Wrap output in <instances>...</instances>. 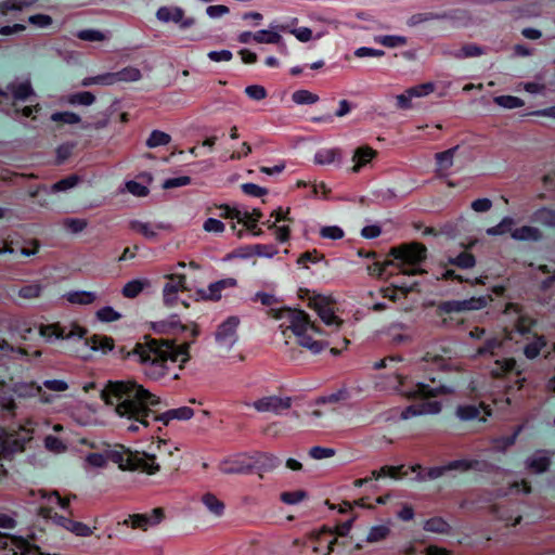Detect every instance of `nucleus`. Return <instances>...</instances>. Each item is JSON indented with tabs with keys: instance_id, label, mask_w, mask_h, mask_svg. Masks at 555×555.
<instances>
[{
	"instance_id": "1",
	"label": "nucleus",
	"mask_w": 555,
	"mask_h": 555,
	"mask_svg": "<svg viewBox=\"0 0 555 555\" xmlns=\"http://www.w3.org/2000/svg\"><path fill=\"white\" fill-rule=\"evenodd\" d=\"M106 404H114L120 416L134 420L147 427L149 417L153 413L152 406L158 404V398L133 382H109L101 392Z\"/></svg>"
},
{
	"instance_id": "2",
	"label": "nucleus",
	"mask_w": 555,
	"mask_h": 555,
	"mask_svg": "<svg viewBox=\"0 0 555 555\" xmlns=\"http://www.w3.org/2000/svg\"><path fill=\"white\" fill-rule=\"evenodd\" d=\"M188 348L186 344L175 346L169 340L150 338L144 344H138L134 352L142 362L151 361L152 364L163 367H167L168 362H171L182 367L183 363L189 360Z\"/></svg>"
},
{
	"instance_id": "3",
	"label": "nucleus",
	"mask_w": 555,
	"mask_h": 555,
	"mask_svg": "<svg viewBox=\"0 0 555 555\" xmlns=\"http://www.w3.org/2000/svg\"><path fill=\"white\" fill-rule=\"evenodd\" d=\"M389 255L393 257L395 267L403 274H415V267L426 258V247L422 243L413 242L392 247Z\"/></svg>"
},
{
	"instance_id": "4",
	"label": "nucleus",
	"mask_w": 555,
	"mask_h": 555,
	"mask_svg": "<svg viewBox=\"0 0 555 555\" xmlns=\"http://www.w3.org/2000/svg\"><path fill=\"white\" fill-rule=\"evenodd\" d=\"M107 459L118 464L121 469H139L147 474H154L159 469L154 455H147L139 452L133 453L130 450L122 449L120 451H109L107 453Z\"/></svg>"
},
{
	"instance_id": "5",
	"label": "nucleus",
	"mask_w": 555,
	"mask_h": 555,
	"mask_svg": "<svg viewBox=\"0 0 555 555\" xmlns=\"http://www.w3.org/2000/svg\"><path fill=\"white\" fill-rule=\"evenodd\" d=\"M275 317L282 320L281 326L291 328L297 336L308 332H315L314 325L309 322V317L301 310L281 309Z\"/></svg>"
},
{
	"instance_id": "6",
	"label": "nucleus",
	"mask_w": 555,
	"mask_h": 555,
	"mask_svg": "<svg viewBox=\"0 0 555 555\" xmlns=\"http://www.w3.org/2000/svg\"><path fill=\"white\" fill-rule=\"evenodd\" d=\"M438 393H451V391L447 390L444 387L430 389L428 386L417 385L414 396L421 397L424 401L414 406V413H438L441 409L440 402L429 400L430 398L437 397Z\"/></svg>"
},
{
	"instance_id": "7",
	"label": "nucleus",
	"mask_w": 555,
	"mask_h": 555,
	"mask_svg": "<svg viewBox=\"0 0 555 555\" xmlns=\"http://www.w3.org/2000/svg\"><path fill=\"white\" fill-rule=\"evenodd\" d=\"M456 415L463 421L479 417L481 422H486L487 417L492 415V409L485 402H480L479 405L464 404L457 406Z\"/></svg>"
},
{
	"instance_id": "8",
	"label": "nucleus",
	"mask_w": 555,
	"mask_h": 555,
	"mask_svg": "<svg viewBox=\"0 0 555 555\" xmlns=\"http://www.w3.org/2000/svg\"><path fill=\"white\" fill-rule=\"evenodd\" d=\"M234 285L235 282L233 280H222L211 284L207 289L198 291V294L205 300L218 301L222 298V293Z\"/></svg>"
},
{
	"instance_id": "9",
	"label": "nucleus",
	"mask_w": 555,
	"mask_h": 555,
	"mask_svg": "<svg viewBox=\"0 0 555 555\" xmlns=\"http://www.w3.org/2000/svg\"><path fill=\"white\" fill-rule=\"evenodd\" d=\"M185 276L181 274H171L168 276V283L165 287V300L167 304H173L177 300V294L179 292H184L186 288L184 286Z\"/></svg>"
},
{
	"instance_id": "10",
	"label": "nucleus",
	"mask_w": 555,
	"mask_h": 555,
	"mask_svg": "<svg viewBox=\"0 0 555 555\" xmlns=\"http://www.w3.org/2000/svg\"><path fill=\"white\" fill-rule=\"evenodd\" d=\"M547 346V339L544 335H534L533 339L524 347V354L527 359L533 360L540 356L541 351Z\"/></svg>"
},
{
	"instance_id": "11",
	"label": "nucleus",
	"mask_w": 555,
	"mask_h": 555,
	"mask_svg": "<svg viewBox=\"0 0 555 555\" xmlns=\"http://www.w3.org/2000/svg\"><path fill=\"white\" fill-rule=\"evenodd\" d=\"M517 362L514 358H503L494 361V365L490 371L493 378H503L516 369Z\"/></svg>"
},
{
	"instance_id": "12",
	"label": "nucleus",
	"mask_w": 555,
	"mask_h": 555,
	"mask_svg": "<svg viewBox=\"0 0 555 555\" xmlns=\"http://www.w3.org/2000/svg\"><path fill=\"white\" fill-rule=\"evenodd\" d=\"M377 155V152L369 145L360 146L356 150L353 155L354 166L352 170L354 172L366 164L371 163Z\"/></svg>"
},
{
	"instance_id": "13",
	"label": "nucleus",
	"mask_w": 555,
	"mask_h": 555,
	"mask_svg": "<svg viewBox=\"0 0 555 555\" xmlns=\"http://www.w3.org/2000/svg\"><path fill=\"white\" fill-rule=\"evenodd\" d=\"M140 70L133 67H127L117 73H107L108 85L120 81H135L140 79Z\"/></svg>"
},
{
	"instance_id": "14",
	"label": "nucleus",
	"mask_w": 555,
	"mask_h": 555,
	"mask_svg": "<svg viewBox=\"0 0 555 555\" xmlns=\"http://www.w3.org/2000/svg\"><path fill=\"white\" fill-rule=\"evenodd\" d=\"M511 235L513 238L521 241H538L542 237L540 230L530 225L514 229Z\"/></svg>"
},
{
	"instance_id": "15",
	"label": "nucleus",
	"mask_w": 555,
	"mask_h": 555,
	"mask_svg": "<svg viewBox=\"0 0 555 555\" xmlns=\"http://www.w3.org/2000/svg\"><path fill=\"white\" fill-rule=\"evenodd\" d=\"M424 529L433 533L446 534L450 532L451 527L442 517H433L425 522Z\"/></svg>"
},
{
	"instance_id": "16",
	"label": "nucleus",
	"mask_w": 555,
	"mask_h": 555,
	"mask_svg": "<svg viewBox=\"0 0 555 555\" xmlns=\"http://www.w3.org/2000/svg\"><path fill=\"white\" fill-rule=\"evenodd\" d=\"M255 408L259 411L276 410L279 408L289 405V399L285 402L280 398H263L255 402Z\"/></svg>"
},
{
	"instance_id": "17",
	"label": "nucleus",
	"mask_w": 555,
	"mask_h": 555,
	"mask_svg": "<svg viewBox=\"0 0 555 555\" xmlns=\"http://www.w3.org/2000/svg\"><path fill=\"white\" fill-rule=\"evenodd\" d=\"M455 150L456 147H453L448 151L436 154V159L438 160L439 164L437 172L440 177L444 176V171L452 166Z\"/></svg>"
},
{
	"instance_id": "18",
	"label": "nucleus",
	"mask_w": 555,
	"mask_h": 555,
	"mask_svg": "<svg viewBox=\"0 0 555 555\" xmlns=\"http://www.w3.org/2000/svg\"><path fill=\"white\" fill-rule=\"evenodd\" d=\"M149 285L146 280H133L127 283L122 289V295L127 298L137 297Z\"/></svg>"
},
{
	"instance_id": "19",
	"label": "nucleus",
	"mask_w": 555,
	"mask_h": 555,
	"mask_svg": "<svg viewBox=\"0 0 555 555\" xmlns=\"http://www.w3.org/2000/svg\"><path fill=\"white\" fill-rule=\"evenodd\" d=\"M29 547L30 545L26 540L11 535L8 551L11 552L12 555H26Z\"/></svg>"
},
{
	"instance_id": "20",
	"label": "nucleus",
	"mask_w": 555,
	"mask_h": 555,
	"mask_svg": "<svg viewBox=\"0 0 555 555\" xmlns=\"http://www.w3.org/2000/svg\"><path fill=\"white\" fill-rule=\"evenodd\" d=\"M317 308L319 315L326 324L339 325L341 323V320L335 314L333 308L330 305L317 304Z\"/></svg>"
},
{
	"instance_id": "21",
	"label": "nucleus",
	"mask_w": 555,
	"mask_h": 555,
	"mask_svg": "<svg viewBox=\"0 0 555 555\" xmlns=\"http://www.w3.org/2000/svg\"><path fill=\"white\" fill-rule=\"evenodd\" d=\"M537 324V320L527 314H521L516 320L514 326L515 330L521 334L527 335L531 332L532 327Z\"/></svg>"
},
{
	"instance_id": "22",
	"label": "nucleus",
	"mask_w": 555,
	"mask_h": 555,
	"mask_svg": "<svg viewBox=\"0 0 555 555\" xmlns=\"http://www.w3.org/2000/svg\"><path fill=\"white\" fill-rule=\"evenodd\" d=\"M517 433L512 436H504L491 439V449L498 452H504L515 443Z\"/></svg>"
},
{
	"instance_id": "23",
	"label": "nucleus",
	"mask_w": 555,
	"mask_h": 555,
	"mask_svg": "<svg viewBox=\"0 0 555 555\" xmlns=\"http://www.w3.org/2000/svg\"><path fill=\"white\" fill-rule=\"evenodd\" d=\"M479 466V462L477 460H456L452 461L447 465L448 470H462L467 472L470 469H476Z\"/></svg>"
},
{
	"instance_id": "24",
	"label": "nucleus",
	"mask_w": 555,
	"mask_h": 555,
	"mask_svg": "<svg viewBox=\"0 0 555 555\" xmlns=\"http://www.w3.org/2000/svg\"><path fill=\"white\" fill-rule=\"evenodd\" d=\"M204 504L215 514L220 515L224 509L223 502L217 498L214 493H205L203 495Z\"/></svg>"
},
{
	"instance_id": "25",
	"label": "nucleus",
	"mask_w": 555,
	"mask_h": 555,
	"mask_svg": "<svg viewBox=\"0 0 555 555\" xmlns=\"http://www.w3.org/2000/svg\"><path fill=\"white\" fill-rule=\"evenodd\" d=\"M128 524H130L132 529L145 530L149 525H152V520L146 515L134 514V515L129 516V518L124 521V525H128Z\"/></svg>"
},
{
	"instance_id": "26",
	"label": "nucleus",
	"mask_w": 555,
	"mask_h": 555,
	"mask_svg": "<svg viewBox=\"0 0 555 555\" xmlns=\"http://www.w3.org/2000/svg\"><path fill=\"white\" fill-rule=\"evenodd\" d=\"M39 333L42 336L46 337H52L55 336L57 338H64L65 337V330L60 325V323H53L48 325H40Z\"/></svg>"
},
{
	"instance_id": "27",
	"label": "nucleus",
	"mask_w": 555,
	"mask_h": 555,
	"mask_svg": "<svg viewBox=\"0 0 555 555\" xmlns=\"http://www.w3.org/2000/svg\"><path fill=\"white\" fill-rule=\"evenodd\" d=\"M293 100L297 104H314L319 101V95L309 90H298L293 94Z\"/></svg>"
},
{
	"instance_id": "28",
	"label": "nucleus",
	"mask_w": 555,
	"mask_h": 555,
	"mask_svg": "<svg viewBox=\"0 0 555 555\" xmlns=\"http://www.w3.org/2000/svg\"><path fill=\"white\" fill-rule=\"evenodd\" d=\"M67 300L72 304L89 305L95 300V296L92 293L75 292L67 296Z\"/></svg>"
},
{
	"instance_id": "29",
	"label": "nucleus",
	"mask_w": 555,
	"mask_h": 555,
	"mask_svg": "<svg viewBox=\"0 0 555 555\" xmlns=\"http://www.w3.org/2000/svg\"><path fill=\"white\" fill-rule=\"evenodd\" d=\"M550 459L547 456H539L529 461V468L534 474L544 473L550 466Z\"/></svg>"
},
{
	"instance_id": "30",
	"label": "nucleus",
	"mask_w": 555,
	"mask_h": 555,
	"mask_svg": "<svg viewBox=\"0 0 555 555\" xmlns=\"http://www.w3.org/2000/svg\"><path fill=\"white\" fill-rule=\"evenodd\" d=\"M170 142V135L163 132L155 130L152 132L151 137L147 140V145L150 147H156L159 145H167Z\"/></svg>"
},
{
	"instance_id": "31",
	"label": "nucleus",
	"mask_w": 555,
	"mask_h": 555,
	"mask_svg": "<svg viewBox=\"0 0 555 555\" xmlns=\"http://www.w3.org/2000/svg\"><path fill=\"white\" fill-rule=\"evenodd\" d=\"M300 337V344L304 347H307L313 352H319L324 348V345L321 340L314 339L309 332L305 335H298Z\"/></svg>"
},
{
	"instance_id": "32",
	"label": "nucleus",
	"mask_w": 555,
	"mask_h": 555,
	"mask_svg": "<svg viewBox=\"0 0 555 555\" xmlns=\"http://www.w3.org/2000/svg\"><path fill=\"white\" fill-rule=\"evenodd\" d=\"M12 94L15 99L24 100L33 94V89L29 82H23L17 86L11 87Z\"/></svg>"
},
{
	"instance_id": "33",
	"label": "nucleus",
	"mask_w": 555,
	"mask_h": 555,
	"mask_svg": "<svg viewBox=\"0 0 555 555\" xmlns=\"http://www.w3.org/2000/svg\"><path fill=\"white\" fill-rule=\"evenodd\" d=\"M282 37L274 31H259L254 36V40L259 43H280Z\"/></svg>"
},
{
	"instance_id": "34",
	"label": "nucleus",
	"mask_w": 555,
	"mask_h": 555,
	"mask_svg": "<svg viewBox=\"0 0 555 555\" xmlns=\"http://www.w3.org/2000/svg\"><path fill=\"white\" fill-rule=\"evenodd\" d=\"M80 178L77 175H72L65 179L60 180L59 182L52 185V191L60 192L65 191L75 186L79 182Z\"/></svg>"
},
{
	"instance_id": "35",
	"label": "nucleus",
	"mask_w": 555,
	"mask_h": 555,
	"mask_svg": "<svg viewBox=\"0 0 555 555\" xmlns=\"http://www.w3.org/2000/svg\"><path fill=\"white\" fill-rule=\"evenodd\" d=\"M494 101L500 106H503L506 108L521 107L524 105L522 100H520L516 96H511V95L496 96L494 99Z\"/></svg>"
},
{
	"instance_id": "36",
	"label": "nucleus",
	"mask_w": 555,
	"mask_h": 555,
	"mask_svg": "<svg viewBox=\"0 0 555 555\" xmlns=\"http://www.w3.org/2000/svg\"><path fill=\"white\" fill-rule=\"evenodd\" d=\"M67 528L78 537H89L93 533L91 527L79 521H69Z\"/></svg>"
},
{
	"instance_id": "37",
	"label": "nucleus",
	"mask_w": 555,
	"mask_h": 555,
	"mask_svg": "<svg viewBox=\"0 0 555 555\" xmlns=\"http://www.w3.org/2000/svg\"><path fill=\"white\" fill-rule=\"evenodd\" d=\"M91 346L93 349H108L114 348V340L111 337L94 335L91 338Z\"/></svg>"
},
{
	"instance_id": "38",
	"label": "nucleus",
	"mask_w": 555,
	"mask_h": 555,
	"mask_svg": "<svg viewBox=\"0 0 555 555\" xmlns=\"http://www.w3.org/2000/svg\"><path fill=\"white\" fill-rule=\"evenodd\" d=\"M182 15L183 13L179 9L172 11L168 8H162L157 12L158 18L165 22H168L170 20L180 21L182 18Z\"/></svg>"
},
{
	"instance_id": "39",
	"label": "nucleus",
	"mask_w": 555,
	"mask_h": 555,
	"mask_svg": "<svg viewBox=\"0 0 555 555\" xmlns=\"http://www.w3.org/2000/svg\"><path fill=\"white\" fill-rule=\"evenodd\" d=\"M434 90H435V85L433 82H426V83H422L420 86L410 88L408 90V93L412 98L413 96L420 98V96H424V95L431 93Z\"/></svg>"
},
{
	"instance_id": "40",
	"label": "nucleus",
	"mask_w": 555,
	"mask_h": 555,
	"mask_svg": "<svg viewBox=\"0 0 555 555\" xmlns=\"http://www.w3.org/2000/svg\"><path fill=\"white\" fill-rule=\"evenodd\" d=\"M483 53V50L481 47L476 44H465L461 48L460 52L457 53L459 57H477L480 56Z\"/></svg>"
},
{
	"instance_id": "41",
	"label": "nucleus",
	"mask_w": 555,
	"mask_h": 555,
	"mask_svg": "<svg viewBox=\"0 0 555 555\" xmlns=\"http://www.w3.org/2000/svg\"><path fill=\"white\" fill-rule=\"evenodd\" d=\"M501 346V343L495 338L486 339L485 344L477 349V354L486 356L493 354L494 350Z\"/></svg>"
},
{
	"instance_id": "42",
	"label": "nucleus",
	"mask_w": 555,
	"mask_h": 555,
	"mask_svg": "<svg viewBox=\"0 0 555 555\" xmlns=\"http://www.w3.org/2000/svg\"><path fill=\"white\" fill-rule=\"evenodd\" d=\"M452 262L461 268L467 269L474 267L476 260L473 254L465 251L460 254Z\"/></svg>"
},
{
	"instance_id": "43",
	"label": "nucleus",
	"mask_w": 555,
	"mask_h": 555,
	"mask_svg": "<svg viewBox=\"0 0 555 555\" xmlns=\"http://www.w3.org/2000/svg\"><path fill=\"white\" fill-rule=\"evenodd\" d=\"M261 212L257 209H254L253 212H245L244 216L242 217V223H244V225L247 228V229H255L257 227V222L259 221V219L261 218Z\"/></svg>"
},
{
	"instance_id": "44",
	"label": "nucleus",
	"mask_w": 555,
	"mask_h": 555,
	"mask_svg": "<svg viewBox=\"0 0 555 555\" xmlns=\"http://www.w3.org/2000/svg\"><path fill=\"white\" fill-rule=\"evenodd\" d=\"M389 532H390V530L386 526L375 527L371 530V532L367 537V541L369 542H377V541L384 540L387 538Z\"/></svg>"
},
{
	"instance_id": "45",
	"label": "nucleus",
	"mask_w": 555,
	"mask_h": 555,
	"mask_svg": "<svg viewBox=\"0 0 555 555\" xmlns=\"http://www.w3.org/2000/svg\"><path fill=\"white\" fill-rule=\"evenodd\" d=\"M513 225H514V221L513 219L511 218H505L501 223H499L498 225L491 228L488 230V233L489 234H492V235H495V234H503L505 232H511L513 231Z\"/></svg>"
},
{
	"instance_id": "46",
	"label": "nucleus",
	"mask_w": 555,
	"mask_h": 555,
	"mask_svg": "<svg viewBox=\"0 0 555 555\" xmlns=\"http://www.w3.org/2000/svg\"><path fill=\"white\" fill-rule=\"evenodd\" d=\"M389 266H395V260L375 261L372 266H369L370 274L379 278Z\"/></svg>"
},
{
	"instance_id": "47",
	"label": "nucleus",
	"mask_w": 555,
	"mask_h": 555,
	"mask_svg": "<svg viewBox=\"0 0 555 555\" xmlns=\"http://www.w3.org/2000/svg\"><path fill=\"white\" fill-rule=\"evenodd\" d=\"M30 4V2H22L16 0H7L0 4V12L5 15L11 10H23L26 5Z\"/></svg>"
},
{
	"instance_id": "48",
	"label": "nucleus",
	"mask_w": 555,
	"mask_h": 555,
	"mask_svg": "<svg viewBox=\"0 0 555 555\" xmlns=\"http://www.w3.org/2000/svg\"><path fill=\"white\" fill-rule=\"evenodd\" d=\"M63 224L73 233H78L87 227L88 222L86 219L67 218L63 221Z\"/></svg>"
},
{
	"instance_id": "49",
	"label": "nucleus",
	"mask_w": 555,
	"mask_h": 555,
	"mask_svg": "<svg viewBox=\"0 0 555 555\" xmlns=\"http://www.w3.org/2000/svg\"><path fill=\"white\" fill-rule=\"evenodd\" d=\"M94 95L89 92V91H85V92H80V93H76L74 95L70 96L69 99V102L73 103V104H82V105H90L94 102Z\"/></svg>"
},
{
	"instance_id": "50",
	"label": "nucleus",
	"mask_w": 555,
	"mask_h": 555,
	"mask_svg": "<svg viewBox=\"0 0 555 555\" xmlns=\"http://www.w3.org/2000/svg\"><path fill=\"white\" fill-rule=\"evenodd\" d=\"M96 317L104 322L118 320L120 314L111 307H104L96 312Z\"/></svg>"
},
{
	"instance_id": "51",
	"label": "nucleus",
	"mask_w": 555,
	"mask_h": 555,
	"mask_svg": "<svg viewBox=\"0 0 555 555\" xmlns=\"http://www.w3.org/2000/svg\"><path fill=\"white\" fill-rule=\"evenodd\" d=\"M310 455L315 460L328 459L335 455L333 448L314 447L310 450Z\"/></svg>"
},
{
	"instance_id": "52",
	"label": "nucleus",
	"mask_w": 555,
	"mask_h": 555,
	"mask_svg": "<svg viewBox=\"0 0 555 555\" xmlns=\"http://www.w3.org/2000/svg\"><path fill=\"white\" fill-rule=\"evenodd\" d=\"M52 119L54 121L66 122V124H77L80 121L79 116H77L74 113H68V112L55 113L52 115Z\"/></svg>"
},
{
	"instance_id": "53",
	"label": "nucleus",
	"mask_w": 555,
	"mask_h": 555,
	"mask_svg": "<svg viewBox=\"0 0 555 555\" xmlns=\"http://www.w3.org/2000/svg\"><path fill=\"white\" fill-rule=\"evenodd\" d=\"M403 466H384L379 472L374 470L372 474L374 477L378 478L383 475H388L392 478H397L401 475V469Z\"/></svg>"
},
{
	"instance_id": "54",
	"label": "nucleus",
	"mask_w": 555,
	"mask_h": 555,
	"mask_svg": "<svg viewBox=\"0 0 555 555\" xmlns=\"http://www.w3.org/2000/svg\"><path fill=\"white\" fill-rule=\"evenodd\" d=\"M127 190L135 196H146L149 194V189L135 181H128L126 183Z\"/></svg>"
},
{
	"instance_id": "55",
	"label": "nucleus",
	"mask_w": 555,
	"mask_h": 555,
	"mask_svg": "<svg viewBox=\"0 0 555 555\" xmlns=\"http://www.w3.org/2000/svg\"><path fill=\"white\" fill-rule=\"evenodd\" d=\"M488 299H490V297H473L468 300L463 301L460 305L465 309H479L487 305Z\"/></svg>"
},
{
	"instance_id": "56",
	"label": "nucleus",
	"mask_w": 555,
	"mask_h": 555,
	"mask_svg": "<svg viewBox=\"0 0 555 555\" xmlns=\"http://www.w3.org/2000/svg\"><path fill=\"white\" fill-rule=\"evenodd\" d=\"M78 38L86 41H103L105 35L98 30H82L78 34Z\"/></svg>"
},
{
	"instance_id": "57",
	"label": "nucleus",
	"mask_w": 555,
	"mask_h": 555,
	"mask_svg": "<svg viewBox=\"0 0 555 555\" xmlns=\"http://www.w3.org/2000/svg\"><path fill=\"white\" fill-rule=\"evenodd\" d=\"M535 219L548 225L555 224V214L546 208L540 209L535 214Z\"/></svg>"
},
{
	"instance_id": "58",
	"label": "nucleus",
	"mask_w": 555,
	"mask_h": 555,
	"mask_svg": "<svg viewBox=\"0 0 555 555\" xmlns=\"http://www.w3.org/2000/svg\"><path fill=\"white\" fill-rule=\"evenodd\" d=\"M306 496V493L301 490L294 491V492H284L281 495V499L283 502L287 504H295L299 501H301Z\"/></svg>"
},
{
	"instance_id": "59",
	"label": "nucleus",
	"mask_w": 555,
	"mask_h": 555,
	"mask_svg": "<svg viewBox=\"0 0 555 555\" xmlns=\"http://www.w3.org/2000/svg\"><path fill=\"white\" fill-rule=\"evenodd\" d=\"M44 442H46V447L51 451L60 452L65 449V446L63 444V442L54 436H48L46 438Z\"/></svg>"
},
{
	"instance_id": "60",
	"label": "nucleus",
	"mask_w": 555,
	"mask_h": 555,
	"mask_svg": "<svg viewBox=\"0 0 555 555\" xmlns=\"http://www.w3.org/2000/svg\"><path fill=\"white\" fill-rule=\"evenodd\" d=\"M243 190L245 193L251 196L261 197L267 194V190L263 188H260L253 183H247L243 185Z\"/></svg>"
},
{
	"instance_id": "61",
	"label": "nucleus",
	"mask_w": 555,
	"mask_h": 555,
	"mask_svg": "<svg viewBox=\"0 0 555 555\" xmlns=\"http://www.w3.org/2000/svg\"><path fill=\"white\" fill-rule=\"evenodd\" d=\"M380 42L386 47H397L404 44L406 39L401 36H385L380 39Z\"/></svg>"
},
{
	"instance_id": "62",
	"label": "nucleus",
	"mask_w": 555,
	"mask_h": 555,
	"mask_svg": "<svg viewBox=\"0 0 555 555\" xmlns=\"http://www.w3.org/2000/svg\"><path fill=\"white\" fill-rule=\"evenodd\" d=\"M130 225H131L132 230L140 232L141 234H143L146 237H152L155 235V232L152 231L150 225L146 223L135 221V222H131Z\"/></svg>"
},
{
	"instance_id": "63",
	"label": "nucleus",
	"mask_w": 555,
	"mask_h": 555,
	"mask_svg": "<svg viewBox=\"0 0 555 555\" xmlns=\"http://www.w3.org/2000/svg\"><path fill=\"white\" fill-rule=\"evenodd\" d=\"M219 208L222 210L221 217L231 219L235 218L238 221H242V214L236 208H231L228 205H221Z\"/></svg>"
},
{
	"instance_id": "64",
	"label": "nucleus",
	"mask_w": 555,
	"mask_h": 555,
	"mask_svg": "<svg viewBox=\"0 0 555 555\" xmlns=\"http://www.w3.org/2000/svg\"><path fill=\"white\" fill-rule=\"evenodd\" d=\"M425 555H452V552L437 545H429L425 548Z\"/></svg>"
}]
</instances>
